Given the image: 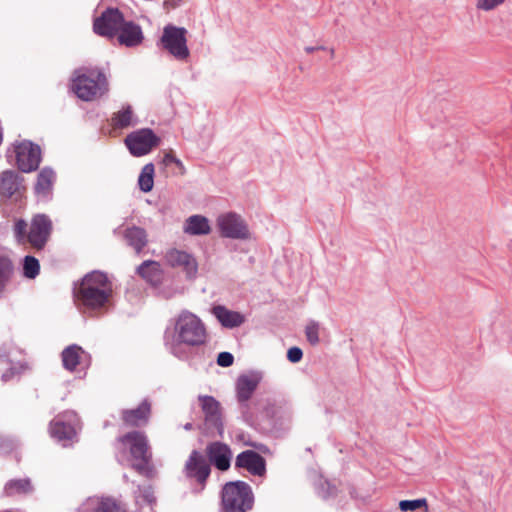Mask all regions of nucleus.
Wrapping results in <instances>:
<instances>
[{"mask_svg":"<svg viewBox=\"0 0 512 512\" xmlns=\"http://www.w3.org/2000/svg\"><path fill=\"white\" fill-rule=\"evenodd\" d=\"M74 293L79 305L89 310H97L109 302L112 285L104 273L93 271L83 277Z\"/></svg>","mask_w":512,"mask_h":512,"instance_id":"obj_1","label":"nucleus"},{"mask_svg":"<svg viewBox=\"0 0 512 512\" xmlns=\"http://www.w3.org/2000/svg\"><path fill=\"white\" fill-rule=\"evenodd\" d=\"M206 337V328L201 319L185 310L175 318L171 336L167 335V343L172 348L181 344L198 346L205 343Z\"/></svg>","mask_w":512,"mask_h":512,"instance_id":"obj_2","label":"nucleus"},{"mask_svg":"<svg viewBox=\"0 0 512 512\" xmlns=\"http://www.w3.org/2000/svg\"><path fill=\"white\" fill-rule=\"evenodd\" d=\"M119 442L125 451L131 456L132 466L141 474L152 476L153 469L150 465L152 454L147 436L139 431H133L119 438Z\"/></svg>","mask_w":512,"mask_h":512,"instance_id":"obj_3","label":"nucleus"},{"mask_svg":"<svg viewBox=\"0 0 512 512\" xmlns=\"http://www.w3.org/2000/svg\"><path fill=\"white\" fill-rule=\"evenodd\" d=\"M72 88L80 99L93 101L108 91V83L105 75L98 70H78Z\"/></svg>","mask_w":512,"mask_h":512,"instance_id":"obj_4","label":"nucleus"},{"mask_svg":"<svg viewBox=\"0 0 512 512\" xmlns=\"http://www.w3.org/2000/svg\"><path fill=\"white\" fill-rule=\"evenodd\" d=\"M27 223L24 220H18L14 226L15 236L20 243L28 242L34 248H42L51 233L52 224L50 219L43 214L33 217L28 234H26Z\"/></svg>","mask_w":512,"mask_h":512,"instance_id":"obj_5","label":"nucleus"},{"mask_svg":"<svg viewBox=\"0 0 512 512\" xmlns=\"http://www.w3.org/2000/svg\"><path fill=\"white\" fill-rule=\"evenodd\" d=\"M253 501L252 490L245 482H229L223 487L222 506L225 512H247Z\"/></svg>","mask_w":512,"mask_h":512,"instance_id":"obj_6","label":"nucleus"},{"mask_svg":"<svg viewBox=\"0 0 512 512\" xmlns=\"http://www.w3.org/2000/svg\"><path fill=\"white\" fill-rule=\"evenodd\" d=\"M186 34L187 30L183 27L166 25L160 38V46L176 60L186 62L190 56Z\"/></svg>","mask_w":512,"mask_h":512,"instance_id":"obj_7","label":"nucleus"},{"mask_svg":"<svg viewBox=\"0 0 512 512\" xmlns=\"http://www.w3.org/2000/svg\"><path fill=\"white\" fill-rule=\"evenodd\" d=\"M216 225L222 237L241 240L251 238L247 223L234 212L219 215L216 219Z\"/></svg>","mask_w":512,"mask_h":512,"instance_id":"obj_8","label":"nucleus"},{"mask_svg":"<svg viewBox=\"0 0 512 512\" xmlns=\"http://www.w3.org/2000/svg\"><path fill=\"white\" fill-rule=\"evenodd\" d=\"M16 163L22 172H31L38 168L41 161L40 147L28 140L14 144Z\"/></svg>","mask_w":512,"mask_h":512,"instance_id":"obj_9","label":"nucleus"},{"mask_svg":"<svg viewBox=\"0 0 512 512\" xmlns=\"http://www.w3.org/2000/svg\"><path fill=\"white\" fill-rule=\"evenodd\" d=\"M125 144L133 156L140 157L148 154L159 144V138L151 129L144 128L130 133Z\"/></svg>","mask_w":512,"mask_h":512,"instance_id":"obj_10","label":"nucleus"},{"mask_svg":"<svg viewBox=\"0 0 512 512\" xmlns=\"http://www.w3.org/2000/svg\"><path fill=\"white\" fill-rule=\"evenodd\" d=\"M124 23L122 14L117 9H108L94 21V31L106 37L118 35Z\"/></svg>","mask_w":512,"mask_h":512,"instance_id":"obj_11","label":"nucleus"},{"mask_svg":"<svg viewBox=\"0 0 512 512\" xmlns=\"http://www.w3.org/2000/svg\"><path fill=\"white\" fill-rule=\"evenodd\" d=\"M166 260L170 266L182 268L188 278H194L197 274V261L185 251L172 249L167 252Z\"/></svg>","mask_w":512,"mask_h":512,"instance_id":"obj_12","label":"nucleus"},{"mask_svg":"<svg viewBox=\"0 0 512 512\" xmlns=\"http://www.w3.org/2000/svg\"><path fill=\"white\" fill-rule=\"evenodd\" d=\"M261 380V373L256 371L241 374L236 381L237 399L241 402L249 400Z\"/></svg>","mask_w":512,"mask_h":512,"instance_id":"obj_13","label":"nucleus"},{"mask_svg":"<svg viewBox=\"0 0 512 512\" xmlns=\"http://www.w3.org/2000/svg\"><path fill=\"white\" fill-rule=\"evenodd\" d=\"M65 416L68 418L69 423L55 419L50 425L51 436L59 441L72 439L76 434V425L78 423L76 414L74 412H67Z\"/></svg>","mask_w":512,"mask_h":512,"instance_id":"obj_14","label":"nucleus"},{"mask_svg":"<svg viewBox=\"0 0 512 512\" xmlns=\"http://www.w3.org/2000/svg\"><path fill=\"white\" fill-rule=\"evenodd\" d=\"M201 409L208 425L214 426L219 434L222 433L221 409L219 402L212 396H199Z\"/></svg>","mask_w":512,"mask_h":512,"instance_id":"obj_15","label":"nucleus"},{"mask_svg":"<svg viewBox=\"0 0 512 512\" xmlns=\"http://www.w3.org/2000/svg\"><path fill=\"white\" fill-rule=\"evenodd\" d=\"M206 452L210 462L219 470L225 471L230 467L232 453L228 445L214 442L207 447Z\"/></svg>","mask_w":512,"mask_h":512,"instance_id":"obj_16","label":"nucleus"},{"mask_svg":"<svg viewBox=\"0 0 512 512\" xmlns=\"http://www.w3.org/2000/svg\"><path fill=\"white\" fill-rule=\"evenodd\" d=\"M185 468L187 475L196 478L202 486L210 474L209 465L197 451L191 453Z\"/></svg>","mask_w":512,"mask_h":512,"instance_id":"obj_17","label":"nucleus"},{"mask_svg":"<svg viewBox=\"0 0 512 512\" xmlns=\"http://www.w3.org/2000/svg\"><path fill=\"white\" fill-rule=\"evenodd\" d=\"M236 466L245 468L254 475H263L265 472V461L256 452L247 450L240 453L236 458Z\"/></svg>","mask_w":512,"mask_h":512,"instance_id":"obj_18","label":"nucleus"},{"mask_svg":"<svg viewBox=\"0 0 512 512\" xmlns=\"http://www.w3.org/2000/svg\"><path fill=\"white\" fill-rule=\"evenodd\" d=\"M85 512H123L112 498L90 497L83 505Z\"/></svg>","mask_w":512,"mask_h":512,"instance_id":"obj_19","label":"nucleus"},{"mask_svg":"<svg viewBox=\"0 0 512 512\" xmlns=\"http://www.w3.org/2000/svg\"><path fill=\"white\" fill-rule=\"evenodd\" d=\"M183 231L193 236L208 235L211 232V224L205 216L192 215L186 219Z\"/></svg>","mask_w":512,"mask_h":512,"instance_id":"obj_20","label":"nucleus"},{"mask_svg":"<svg viewBox=\"0 0 512 512\" xmlns=\"http://www.w3.org/2000/svg\"><path fill=\"white\" fill-rule=\"evenodd\" d=\"M142 39L141 28L132 22L124 21L118 33L119 42L126 46H136L142 42Z\"/></svg>","mask_w":512,"mask_h":512,"instance_id":"obj_21","label":"nucleus"},{"mask_svg":"<svg viewBox=\"0 0 512 512\" xmlns=\"http://www.w3.org/2000/svg\"><path fill=\"white\" fill-rule=\"evenodd\" d=\"M213 314L219 322L227 328H234L242 325L245 321V316L237 311H232L224 306H216L213 308Z\"/></svg>","mask_w":512,"mask_h":512,"instance_id":"obj_22","label":"nucleus"},{"mask_svg":"<svg viewBox=\"0 0 512 512\" xmlns=\"http://www.w3.org/2000/svg\"><path fill=\"white\" fill-rule=\"evenodd\" d=\"M150 403L143 401L138 408L123 412V421L130 426H139L148 421L150 415Z\"/></svg>","mask_w":512,"mask_h":512,"instance_id":"obj_23","label":"nucleus"},{"mask_svg":"<svg viewBox=\"0 0 512 512\" xmlns=\"http://www.w3.org/2000/svg\"><path fill=\"white\" fill-rule=\"evenodd\" d=\"M139 275L147 282L156 285L162 279V269L156 261H145L138 267Z\"/></svg>","mask_w":512,"mask_h":512,"instance_id":"obj_24","label":"nucleus"},{"mask_svg":"<svg viewBox=\"0 0 512 512\" xmlns=\"http://www.w3.org/2000/svg\"><path fill=\"white\" fill-rule=\"evenodd\" d=\"M86 357L83 349L77 345H71L62 352V361L66 369L72 371L81 364Z\"/></svg>","mask_w":512,"mask_h":512,"instance_id":"obj_25","label":"nucleus"},{"mask_svg":"<svg viewBox=\"0 0 512 512\" xmlns=\"http://www.w3.org/2000/svg\"><path fill=\"white\" fill-rule=\"evenodd\" d=\"M124 238L128 245L139 253L147 244V235L144 229L140 227H129L124 232Z\"/></svg>","mask_w":512,"mask_h":512,"instance_id":"obj_26","label":"nucleus"},{"mask_svg":"<svg viewBox=\"0 0 512 512\" xmlns=\"http://www.w3.org/2000/svg\"><path fill=\"white\" fill-rule=\"evenodd\" d=\"M137 123L131 106H125L112 117V124L116 128H126Z\"/></svg>","mask_w":512,"mask_h":512,"instance_id":"obj_27","label":"nucleus"},{"mask_svg":"<svg viewBox=\"0 0 512 512\" xmlns=\"http://www.w3.org/2000/svg\"><path fill=\"white\" fill-rule=\"evenodd\" d=\"M55 181V173L49 168H44L40 171L35 186L38 194L46 195L52 188Z\"/></svg>","mask_w":512,"mask_h":512,"instance_id":"obj_28","label":"nucleus"},{"mask_svg":"<svg viewBox=\"0 0 512 512\" xmlns=\"http://www.w3.org/2000/svg\"><path fill=\"white\" fill-rule=\"evenodd\" d=\"M18 189L16 175L12 171H4L0 178V194L5 197L12 196Z\"/></svg>","mask_w":512,"mask_h":512,"instance_id":"obj_29","label":"nucleus"},{"mask_svg":"<svg viewBox=\"0 0 512 512\" xmlns=\"http://www.w3.org/2000/svg\"><path fill=\"white\" fill-rule=\"evenodd\" d=\"M138 185L141 191L150 192L154 185V165L152 163L146 164L139 175Z\"/></svg>","mask_w":512,"mask_h":512,"instance_id":"obj_30","label":"nucleus"},{"mask_svg":"<svg viewBox=\"0 0 512 512\" xmlns=\"http://www.w3.org/2000/svg\"><path fill=\"white\" fill-rule=\"evenodd\" d=\"M31 490L32 485L29 479L11 480L5 486V493L8 496L26 494Z\"/></svg>","mask_w":512,"mask_h":512,"instance_id":"obj_31","label":"nucleus"},{"mask_svg":"<svg viewBox=\"0 0 512 512\" xmlns=\"http://www.w3.org/2000/svg\"><path fill=\"white\" fill-rule=\"evenodd\" d=\"M399 509L403 512L417 511L429 512L428 502L426 498L414 500H402L399 502Z\"/></svg>","mask_w":512,"mask_h":512,"instance_id":"obj_32","label":"nucleus"},{"mask_svg":"<svg viewBox=\"0 0 512 512\" xmlns=\"http://www.w3.org/2000/svg\"><path fill=\"white\" fill-rule=\"evenodd\" d=\"M307 55L321 53L324 59L333 60L335 58V49L332 46L317 43L315 45H307L304 47Z\"/></svg>","mask_w":512,"mask_h":512,"instance_id":"obj_33","label":"nucleus"},{"mask_svg":"<svg viewBox=\"0 0 512 512\" xmlns=\"http://www.w3.org/2000/svg\"><path fill=\"white\" fill-rule=\"evenodd\" d=\"M320 330H321V325L319 322H317L315 320H310L305 325V329H304L305 336H306L307 341L311 345L316 346L319 344Z\"/></svg>","mask_w":512,"mask_h":512,"instance_id":"obj_34","label":"nucleus"},{"mask_svg":"<svg viewBox=\"0 0 512 512\" xmlns=\"http://www.w3.org/2000/svg\"><path fill=\"white\" fill-rule=\"evenodd\" d=\"M13 272L11 261L7 257L0 256V292L10 281Z\"/></svg>","mask_w":512,"mask_h":512,"instance_id":"obj_35","label":"nucleus"},{"mask_svg":"<svg viewBox=\"0 0 512 512\" xmlns=\"http://www.w3.org/2000/svg\"><path fill=\"white\" fill-rule=\"evenodd\" d=\"M40 265L36 258L26 256L23 264L24 276L30 279L35 278L39 274Z\"/></svg>","mask_w":512,"mask_h":512,"instance_id":"obj_36","label":"nucleus"},{"mask_svg":"<svg viewBox=\"0 0 512 512\" xmlns=\"http://www.w3.org/2000/svg\"><path fill=\"white\" fill-rule=\"evenodd\" d=\"M507 0H476L475 6L483 12H490L504 5Z\"/></svg>","mask_w":512,"mask_h":512,"instance_id":"obj_37","label":"nucleus"},{"mask_svg":"<svg viewBox=\"0 0 512 512\" xmlns=\"http://www.w3.org/2000/svg\"><path fill=\"white\" fill-rule=\"evenodd\" d=\"M234 357L229 352H221L217 357V364L221 367H229L233 364Z\"/></svg>","mask_w":512,"mask_h":512,"instance_id":"obj_38","label":"nucleus"},{"mask_svg":"<svg viewBox=\"0 0 512 512\" xmlns=\"http://www.w3.org/2000/svg\"><path fill=\"white\" fill-rule=\"evenodd\" d=\"M303 357V352L298 347H291L287 351V358L292 363H298Z\"/></svg>","mask_w":512,"mask_h":512,"instance_id":"obj_39","label":"nucleus"},{"mask_svg":"<svg viewBox=\"0 0 512 512\" xmlns=\"http://www.w3.org/2000/svg\"><path fill=\"white\" fill-rule=\"evenodd\" d=\"M177 157H175L172 153H166L163 157V163L165 165H169L171 163H174Z\"/></svg>","mask_w":512,"mask_h":512,"instance_id":"obj_40","label":"nucleus"},{"mask_svg":"<svg viewBox=\"0 0 512 512\" xmlns=\"http://www.w3.org/2000/svg\"><path fill=\"white\" fill-rule=\"evenodd\" d=\"M144 498L148 503H152L154 501L153 493L150 490H145Z\"/></svg>","mask_w":512,"mask_h":512,"instance_id":"obj_41","label":"nucleus"},{"mask_svg":"<svg viewBox=\"0 0 512 512\" xmlns=\"http://www.w3.org/2000/svg\"><path fill=\"white\" fill-rule=\"evenodd\" d=\"M173 164H175L182 172L185 171L184 165L180 159L177 158Z\"/></svg>","mask_w":512,"mask_h":512,"instance_id":"obj_42","label":"nucleus"},{"mask_svg":"<svg viewBox=\"0 0 512 512\" xmlns=\"http://www.w3.org/2000/svg\"><path fill=\"white\" fill-rule=\"evenodd\" d=\"M13 374H14V372H11V374H10V373H4V374L2 375V379H3V381H7V380H9V379H10V377H11V375H13Z\"/></svg>","mask_w":512,"mask_h":512,"instance_id":"obj_43","label":"nucleus"},{"mask_svg":"<svg viewBox=\"0 0 512 512\" xmlns=\"http://www.w3.org/2000/svg\"><path fill=\"white\" fill-rule=\"evenodd\" d=\"M191 428H192V424L191 423H188V424L185 425V429L186 430H189Z\"/></svg>","mask_w":512,"mask_h":512,"instance_id":"obj_44","label":"nucleus"},{"mask_svg":"<svg viewBox=\"0 0 512 512\" xmlns=\"http://www.w3.org/2000/svg\"><path fill=\"white\" fill-rule=\"evenodd\" d=\"M6 512H11V511H6Z\"/></svg>","mask_w":512,"mask_h":512,"instance_id":"obj_45","label":"nucleus"}]
</instances>
